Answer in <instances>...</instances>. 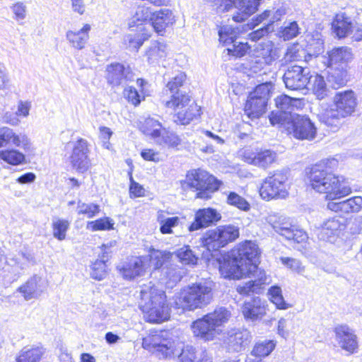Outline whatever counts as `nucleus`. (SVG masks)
I'll list each match as a JSON object with an SVG mask.
<instances>
[{"instance_id": "nucleus-1", "label": "nucleus", "mask_w": 362, "mask_h": 362, "mask_svg": "<svg viewBox=\"0 0 362 362\" xmlns=\"http://www.w3.org/2000/svg\"><path fill=\"white\" fill-rule=\"evenodd\" d=\"M337 166L336 158H326L313 165L310 173L312 188L317 192L326 194V199L328 200L333 201L351 193L346 179L333 174Z\"/></svg>"}, {"instance_id": "nucleus-2", "label": "nucleus", "mask_w": 362, "mask_h": 362, "mask_svg": "<svg viewBox=\"0 0 362 362\" xmlns=\"http://www.w3.org/2000/svg\"><path fill=\"white\" fill-rule=\"evenodd\" d=\"M186 74L180 72L173 77L165 86L164 91L169 92L170 100L163 98L162 103L168 108L180 110L174 115L173 119L177 124L187 125L201 115V108L185 90L183 86Z\"/></svg>"}, {"instance_id": "nucleus-3", "label": "nucleus", "mask_w": 362, "mask_h": 362, "mask_svg": "<svg viewBox=\"0 0 362 362\" xmlns=\"http://www.w3.org/2000/svg\"><path fill=\"white\" fill-rule=\"evenodd\" d=\"M257 53V55L252 61L256 64L252 66L255 72L276 60H279L281 64L293 61L309 62L313 59H317L316 55L318 54L316 52L312 53L303 47H260Z\"/></svg>"}, {"instance_id": "nucleus-4", "label": "nucleus", "mask_w": 362, "mask_h": 362, "mask_svg": "<svg viewBox=\"0 0 362 362\" xmlns=\"http://www.w3.org/2000/svg\"><path fill=\"white\" fill-rule=\"evenodd\" d=\"M357 97L351 89L337 91L333 97V105L321 116V121L328 127L339 128L342 120L356 111Z\"/></svg>"}, {"instance_id": "nucleus-5", "label": "nucleus", "mask_w": 362, "mask_h": 362, "mask_svg": "<svg viewBox=\"0 0 362 362\" xmlns=\"http://www.w3.org/2000/svg\"><path fill=\"white\" fill-rule=\"evenodd\" d=\"M239 237V228L233 225L219 226L208 230L201 238L202 245L206 250V258L221 254L219 249Z\"/></svg>"}, {"instance_id": "nucleus-6", "label": "nucleus", "mask_w": 362, "mask_h": 362, "mask_svg": "<svg viewBox=\"0 0 362 362\" xmlns=\"http://www.w3.org/2000/svg\"><path fill=\"white\" fill-rule=\"evenodd\" d=\"M141 295L143 299H148V302L143 306L146 321L160 323L170 318V308L165 303L166 296L163 291H158L151 288L148 292L143 288L141 291Z\"/></svg>"}, {"instance_id": "nucleus-7", "label": "nucleus", "mask_w": 362, "mask_h": 362, "mask_svg": "<svg viewBox=\"0 0 362 362\" xmlns=\"http://www.w3.org/2000/svg\"><path fill=\"white\" fill-rule=\"evenodd\" d=\"M213 298L212 288L206 283H196L180 292L179 303L183 310H194L210 303Z\"/></svg>"}, {"instance_id": "nucleus-8", "label": "nucleus", "mask_w": 362, "mask_h": 362, "mask_svg": "<svg viewBox=\"0 0 362 362\" xmlns=\"http://www.w3.org/2000/svg\"><path fill=\"white\" fill-rule=\"evenodd\" d=\"M187 181L190 188L197 191L196 198L208 200L214 192L218 190L221 181L205 170H192L187 174Z\"/></svg>"}, {"instance_id": "nucleus-9", "label": "nucleus", "mask_w": 362, "mask_h": 362, "mask_svg": "<svg viewBox=\"0 0 362 362\" xmlns=\"http://www.w3.org/2000/svg\"><path fill=\"white\" fill-rule=\"evenodd\" d=\"M142 347L156 354L159 358H166L173 354L174 341L168 331H153L143 338Z\"/></svg>"}, {"instance_id": "nucleus-10", "label": "nucleus", "mask_w": 362, "mask_h": 362, "mask_svg": "<svg viewBox=\"0 0 362 362\" xmlns=\"http://www.w3.org/2000/svg\"><path fill=\"white\" fill-rule=\"evenodd\" d=\"M277 110H274L269 115V121L272 125H286L296 115L292 112L295 109L301 108L303 105L302 99L292 98L287 95H281L275 99Z\"/></svg>"}, {"instance_id": "nucleus-11", "label": "nucleus", "mask_w": 362, "mask_h": 362, "mask_svg": "<svg viewBox=\"0 0 362 362\" xmlns=\"http://www.w3.org/2000/svg\"><path fill=\"white\" fill-rule=\"evenodd\" d=\"M266 220L276 233L293 243H304L308 238L304 230L293 226L285 216L272 214Z\"/></svg>"}, {"instance_id": "nucleus-12", "label": "nucleus", "mask_w": 362, "mask_h": 362, "mask_svg": "<svg viewBox=\"0 0 362 362\" xmlns=\"http://www.w3.org/2000/svg\"><path fill=\"white\" fill-rule=\"evenodd\" d=\"M271 97V85L262 83L250 93L245 106V114L251 119L259 118L265 112Z\"/></svg>"}, {"instance_id": "nucleus-13", "label": "nucleus", "mask_w": 362, "mask_h": 362, "mask_svg": "<svg viewBox=\"0 0 362 362\" xmlns=\"http://www.w3.org/2000/svg\"><path fill=\"white\" fill-rule=\"evenodd\" d=\"M214 258L219 264V271L226 279H240L244 277L254 276L245 267L243 262L239 261L230 253L218 254Z\"/></svg>"}, {"instance_id": "nucleus-14", "label": "nucleus", "mask_w": 362, "mask_h": 362, "mask_svg": "<svg viewBox=\"0 0 362 362\" xmlns=\"http://www.w3.org/2000/svg\"><path fill=\"white\" fill-rule=\"evenodd\" d=\"M288 177L284 170L275 171L268 176L262 182L259 189V194L264 200L285 198L288 195L286 189V181Z\"/></svg>"}, {"instance_id": "nucleus-15", "label": "nucleus", "mask_w": 362, "mask_h": 362, "mask_svg": "<svg viewBox=\"0 0 362 362\" xmlns=\"http://www.w3.org/2000/svg\"><path fill=\"white\" fill-rule=\"evenodd\" d=\"M71 146V153L69 161L77 172L85 173L90 165V147L89 142L83 138H78L76 141L69 143Z\"/></svg>"}, {"instance_id": "nucleus-16", "label": "nucleus", "mask_w": 362, "mask_h": 362, "mask_svg": "<svg viewBox=\"0 0 362 362\" xmlns=\"http://www.w3.org/2000/svg\"><path fill=\"white\" fill-rule=\"evenodd\" d=\"M284 126L294 138L299 140L312 141L317 135V127L306 115H296Z\"/></svg>"}, {"instance_id": "nucleus-17", "label": "nucleus", "mask_w": 362, "mask_h": 362, "mask_svg": "<svg viewBox=\"0 0 362 362\" xmlns=\"http://www.w3.org/2000/svg\"><path fill=\"white\" fill-rule=\"evenodd\" d=\"M150 262L154 269L161 268V273L164 276L163 280L168 288H173L177 283L180 281L183 276L184 272L175 265L163 267L164 259L161 251L152 249L150 251Z\"/></svg>"}, {"instance_id": "nucleus-18", "label": "nucleus", "mask_w": 362, "mask_h": 362, "mask_svg": "<svg viewBox=\"0 0 362 362\" xmlns=\"http://www.w3.org/2000/svg\"><path fill=\"white\" fill-rule=\"evenodd\" d=\"M232 255L242 261L247 271L254 276L257 272L259 250L257 244L252 241H245L231 251Z\"/></svg>"}, {"instance_id": "nucleus-19", "label": "nucleus", "mask_w": 362, "mask_h": 362, "mask_svg": "<svg viewBox=\"0 0 362 362\" xmlns=\"http://www.w3.org/2000/svg\"><path fill=\"white\" fill-rule=\"evenodd\" d=\"M346 228V218L341 216L329 218L321 224L317 237L323 241L334 243Z\"/></svg>"}, {"instance_id": "nucleus-20", "label": "nucleus", "mask_w": 362, "mask_h": 362, "mask_svg": "<svg viewBox=\"0 0 362 362\" xmlns=\"http://www.w3.org/2000/svg\"><path fill=\"white\" fill-rule=\"evenodd\" d=\"M311 78L308 68L294 65L285 71L283 80L286 88L291 90H304Z\"/></svg>"}, {"instance_id": "nucleus-21", "label": "nucleus", "mask_w": 362, "mask_h": 362, "mask_svg": "<svg viewBox=\"0 0 362 362\" xmlns=\"http://www.w3.org/2000/svg\"><path fill=\"white\" fill-rule=\"evenodd\" d=\"M351 49L348 47H334L332 50L327 51L325 54L318 53L317 60L322 62L325 66H345L353 59Z\"/></svg>"}, {"instance_id": "nucleus-22", "label": "nucleus", "mask_w": 362, "mask_h": 362, "mask_svg": "<svg viewBox=\"0 0 362 362\" xmlns=\"http://www.w3.org/2000/svg\"><path fill=\"white\" fill-rule=\"evenodd\" d=\"M252 334L247 329L230 330L224 339V344L230 352H240L245 350L252 341Z\"/></svg>"}, {"instance_id": "nucleus-23", "label": "nucleus", "mask_w": 362, "mask_h": 362, "mask_svg": "<svg viewBox=\"0 0 362 362\" xmlns=\"http://www.w3.org/2000/svg\"><path fill=\"white\" fill-rule=\"evenodd\" d=\"M336 340L339 346L349 354H355L358 349V337L355 331L347 325H339L334 328Z\"/></svg>"}, {"instance_id": "nucleus-24", "label": "nucleus", "mask_w": 362, "mask_h": 362, "mask_svg": "<svg viewBox=\"0 0 362 362\" xmlns=\"http://www.w3.org/2000/svg\"><path fill=\"white\" fill-rule=\"evenodd\" d=\"M221 218V215L213 208L199 209L194 217V221L188 227L190 232L209 227L216 224Z\"/></svg>"}, {"instance_id": "nucleus-25", "label": "nucleus", "mask_w": 362, "mask_h": 362, "mask_svg": "<svg viewBox=\"0 0 362 362\" xmlns=\"http://www.w3.org/2000/svg\"><path fill=\"white\" fill-rule=\"evenodd\" d=\"M7 146L21 147L25 151L30 148V141L24 134H16L12 129L8 127L0 128V148Z\"/></svg>"}, {"instance_id": "nucleus-26", "label": "nucleus", "mask_w": 362, "mask_h": 362, "mask_svg": "<svg viewBox=\"0 0 362 362\" xmlns=\"http://www.w3.org/2000/svg\"><path fill=\"white\" fill-rule=\"evenodd\" d=\"M242 313L247 321L261 320L266 315L265 302L258 296L246 300L242 306Z\"/></svg>"}, {"instance_id": "nucleus-27", "label": "nucleus", "mask_w": 362, "mask_h": 362, "mask_svg": "<svg viewBox=\"0 0 362 362\" xmlns=\"http://www.w3.org/2000/svg\"><path fill=\"white\" fill-rule=\"evenodd\" d=\"M107 83L113 86L124 85L132 75L129 68L120 63H112L106 68Z\"/></svg>"}, {"instance_id": "nucleus-28", "label": "nucleus", "mask_w": 362, "mask_h": 362, "mask_svg": "<svg viewBox=\"0 0 362 362\" xmlns=\"http://www.w3.org/2000/svg\"><path fill=\"white\" fill-rule=\"evenodd\" d=\"M243 158L245 162L265 169L275 160L276 153L271 150H264L256 153L245 151Z\"/></svg>"}, {"instance_id": "nucleus-29", "label": "nucleus", "mask_w": 362, "mask_h": 362, "mask_svg": "<svg viewBox=\"0 0 362 362\" xmlns=\"http://www.w3.org/2000/svg\"><path fill=\"white\" fill-rule=\"evenodd\" d=\"M119 274L127 280L141 276L145 272V265L141 257H132L121 266H117Z\"/></svg>"}, {"instance_id": "nucleus-30", "label": "nucleus", "mask_w": 362, "mask_h": 362, "mask_svg": "<svg viewBox=\"0 0 362 362\" xmlns=\"http://www.w3.org/2000/svg\"><path fill=\"white\" fill-rule=\"evenodd\" d=\"M353 28V20L345 12L337 13L332 22V33L338 39L346 37L352 32Z\"/></svg>"}, {"instance_id": "nucleus-31", "label": "nucleus", "mask_w": 362, "mask_h": 362, "mask_svg": "<svg viewBox=\"0 0 362 362\" xmlns=\"http://www.w3.org/2000/svg\"><path fill=\"white\" fill-rule=\"evenodd\" d=\"M150 21L155 32L163 36L165 28L174 23L175 16L169 9H160L152 13Z\"/></svg>"}, {"instance_id": "nucleus-32", "label": "nucleus", "mask_w": 362, "mask_h": 362, "mask_svg": "<svg viewBox=\"0 0 362 362\" xmlns=\"http://www.w3.org/2000/svg\"><path fill=\"white\" fill-rule=\"evenodd\" d=\"M211 320L206 318V315L197 320L192 325V329L194 336L206 341L212 340L216 334V327Z\"/></svg>"}, {"instance_id": "nucleus-33", "label": "nucleus", "mask_w": 362, "mask_h": 362, "mask_svg": "<svg viewBox=\"0 0 362 362\" xmlns=\"http://www.w3.org/2000/svg\"><path fill=\"white\" fill-rule=\"evenodd\" d=\"M327 209L345 214L357 213L362 209V197L355 196L342 202H329Z\"/></svg>"}, {"instance_id": "nucleus-34", "label": "nucleus", "mask_w": 362, "mask_h": 362, "mask_svg": "<svg viewBox=\"0 0 362 362\" xmlns=\"http://www.w3.org/2000/svg\"><path fill=\"white\" fill-rule=\"evenodd\" d=\"M329 68L327 71V81L330 86L334 89H339L346 85L350 80L348 74V67L345 66H327Z\"/></svg>"}, {"instance_id": "nucleus-35", "label": "nucleus", "mask_w": 362, "mask_h": 362, "mask_svg": "<svg viewBox=\"0 0 362 362\" xmlns=\"http://www.w3.org/2000/svg\"><path fill=\"white\" fill-rule=\"evenodd\" d=\"M262 0H235L236 6L240 11L233 16V20L237 23L245 21L258 8Z\"/></svg>"}, {"instance_id": "nucleus-36", "label": "nucleus", "mask_w": 362, "mask_h": 362, "mask_svg": "<svg viewBox=\"0 0 362 362\" xmlns=\"http://www.w3.org/2000/svg\"><path fill=\"white\" fill-rule=\"evenodd\" d=\"M40 276L34 275L29 279L25 284L19 287L18 291L23 294L25 300L38 298L43 292Z\"/></svg>"}, {"instance_id": "nucleus-37", "label": "nucleus", "mask_w": 362, "mask_h": 362, "mask_svg": "<svg viewBox=\"0 0 362 362\" xmlns=\"http://www.w3.org/2000/svg\"><path fill=\"white\" fill-rule=\"evenodd\" d=\"M45 353L42 346L25 347L16 358V362H40Z\"/></svg>"}, {"instance_id": "nucleus-38", "label": "nucleus", "mask_w": 362, "mask_h": 362, "mask_svg": "<svg viewBox=\"0 0 362 362\" xmlns=\"http://www.w3.org/2000/svg\"><path fill=\"white\" fill-rule=\"evenodd\" d=\"M219 41L226 45H236V40L239 37L240 30L238 28H233L229 25H224L219 27L218 30Z\"/></svg>"}, {"instance_id": "nucleus-39", "label": "nucleus", "mask_w": 362, "mask_h": 362, "mask_svg": "<svg viewBox=\"0 0 362 362\" xmlns=\"http://www.w3.org/2000/svg\"><path fill=\"white\" fill-rule=\"evenodd\" d=\"M230 316V311L224 307L216 308L214 312L206 314V318L211 320L216 328L226 323Z\"/></svg>"}, {"instance_id": "nucleus-40", "label": "nucleus", "mask_w": 362, "mask_h": 362, "mask_svg": "<svg viewBox=\"0 0 362 362\" xmlns=\"http://www.w3.org/2000/svg\"><path fill=\"white\" fill-rule=\"evenodd\" d=\"M276 343L273 340L265 339L255 343L251 354L255 357L262 358L269 356L274 349Z\"/></svg>"}, {"instance_id": "nucleus-41", "label": "nucleus", "mask_w": 362, "mask_h": 362, "mask_svg": "<svg viewBox=\"0 0 362 362\" xmlns=\"http://www.w3.org/2000/svg\"><path fill=\"white\" fill-rule=\"evenodd\" d=\"M0 158L12 165H19L25 163V156L13 148L0 151Z\"/></svg>"}, {"instance_id": "nucleus-42", "label": "nucleus", "mask_w": 362, "mask_h": 362, "mask_svg": "<svg viewBox=\"0 0 362 362\" xmlns=\"http://www.w3.org/2000/svg\"><path fill=\"white\" fill-rule=\"evenodd\" d=\"M100 211V206L93 202L86 203L81 200L77 202L76 212L78 215L83 216L88 218H93Z\"/></svg>"}, {"instance_id": "nucleus-43", "label": "nucleus", "mask_w": 362, "mask_h": 362, "mask_svg": "<svg viewBox=\"0 0 362 362\" xmlns=\"http://www.w3.org/2000/svg\"><path fill=\"white\" fill-rule=\"evenodd\" d=\"M114 221L110 217H103L95 221H88L86 228L92 231L110 230L114 228Z\"/></svg>"}, {"instance_id": "nucleus-44", "label": "nucleus", "mask_w": 362, "mask_h": 362, "mask_svg": "<svg viewBox=\"0 0 362 362\" xmlns=\"http://www.w3.org/2000/svg\"><path fill=\"white\" fill-rule=\"evenodd\" d=\"M226 203L243 211L247 212L250 209V204L235 192H229L227 194Z\"/></svg>"}, {"instance_id": "nucleus-45", "label": "nucleus", "mask_w": 362, "mask_h": 362, "mask_svg": "<svg viewBox=\"0 0 362 362\" xmlns=\"http://www.w3.org/2000/svg\"><path fill=\"white\" fill-rule=\"evenodd\" d=\"M313 92L316 98L322 100L328 96L329 90L327 88V83L324 77L317 74L315 76L313 84Z\"/></svg>"}, {"instance_id": "nucleus-46", "label": "nucleus", "mask_w": 362, "mask_h": 362, "mask_svg": "<svg viewBox=\"0 0 362 362\" xmlns=\"http://www.w3.org/2000/svg\"><path fill=\"white\" fill-rule=\"evenodd\" d=\"M53 236L59 241L66 238V232L69 228L70 223L69 221L62 218H56L52 224Z\"/></svg>"}, {"instance_id": "nucleus-47", "label": "nucleus", "mask_w": 362, "mask_h": 362, "mask_svg": "<svg viewBox=\"0 0 362 362\" xmlns=\"http://www.w3.org/2000/svg\"><path fill=\"white\" fill-rule=\"evenodd\" d=\"M18 255L24 262H21V259L17 257L11 258L9 259L8 264L13 267H18L21 271H23L25 269L26 263H31L32 264H35V259L31 252L21 251Z\"/></svg>"}, {"instance_id": "nucleus-48", "label": "nucleus", "mask_w": 362, "mask_h": 362, "mask_svg": "<svg viewBox=\"0 0 362 362\" xmlns=\"http://www.w3.org/2000/svg\"><path fill=\"white\" fill-rule=\"evenodd\" d=\"M158 221L162 234H171L173 233V228L178 226L180 218L177 216L165 218L164 216L160 215L158 217Z\"/></svg>"}, {"instance_id": "nucleus-49", "label": "nucleus", "mask_w": 362, "mask_h": 362, "mask_svg": "<svg viewBox=\"0 0 362 362\" xmlns=\"http://www.w3.org/2000/svg\"><path fill=\"white\" fill-rule=\"evenodd\" d=\"M90 30V25L86 24L81 30L76 32L69 31L66 34L67 39L70 42L80 45V44L86 42L88 37V33Z\"/></svg>"}, {"instance_id": "nucleus-50", "label": "nucleus", "mask_w": 362, "mask_h": 362, "mask_svg": "<svg viewBox=\"0 0 362 362\" xmlns=\"http://www.w3.org/2000/svg\"><path fill=\"white\" fill-rule=\"evenodd\" d=\"M268 293L270 300L276 305V308L286 310L289 307L281 294V289L279 286H272L269 289Z\"/></svg>"}, {"instance_id": "nucleus-51", "label": "nucleus", "mask_w": 362, "mask_h": 362, "mask_svg": "<svg viewBox=\"0 0 362 362\" xmlns=\"http://www.w3.org/2000/svg\"><path fill=\"white\" fill-rule=\"evenodd\" d=\"M300 28L296 21H292L287 25L281 27L279 31V36L284 41L290 40L300 34Z\"/></svg>"}, {"instance_id": "nucleus-52", "label": "nucleus", "mask_w": 362, "mask_h": 362, "mask_svg": "<svg viewBox=\"0 0 362 362\" xmlns=\"http://www.w3.org/2000/svg\"><path fill=\"white\" fill-rule=\"evenodd\" d=\"M138 31L135 33H130L125 36L124 42L125 43L128 42L130 45H142L144 42L147 40L149 37V35L146 33H140L143 31V26H138Z\"/></svg>"}, {"instance_id": "nucleus-53", "label": "nucleus", "mask_w": 362, "mask_h": 362, "mask_svg": "<svg viewBox=\"0 0 362 362\" xmlns=\"http://www.w3.org/2000/svg\"><path fill=\"white\" fill-rule=\"evenodd\" d=\"M107 275V265L104 260H95L91 265L90 276L100 281Z\"/></svg>"}, {"instance_id": "nucleus-54", "label": "nucleus", "mask_w": 362, "mask_h": 362, "mask_svg": "<svg viewBox=\"0 0 362 362\" xmlns=\"http://www.w3.org/2000/svg\"><path fill=\"white\" fill-rule=\"evenodd\" d=\"M199 352L200 349L196 350L193 346L187 345L182 350V352L179 355V361L194 362L196 358H197V360L199 359Z\"/></svg>"}, {"instance_id": "nucleus-55", "label": "nucleus", "mask_w": 362, "mask_h": 362, "mask_svg": "<svg viewBox=\"0 0 362 362\" xmlns=\"http://www.w3.org/2000/svg\"><path fill=\"white\" fill-rule=\"evenodd\" d=\"M161 127V124L153 118H148L145 121L146 133L153 139L160 136Z\"/></svg>"}, {"instance_id": "nucleus-56", "label": "nucleus", "mask_w": 362, "mask_h": 362, "mask_svg": "<svg viewBox=\"0 0 362 362\" xmlns=\"http://www.w3.org/2000/svg\"><path fill=\"white\" fill-rule=\"evenodd\" d=\"M177 257L180 261L186 264H196L197 257L194 255L193 252L188 246L180 248L177 252Z\"/></svg>"}, {"instance_id": "nucleus-57", "label": "nucleus", "mask_w": 362, "mask_h": 362, "mask_svg": "<svg viewBox=\"0 0 362 362\" xmlns=\"http://www.w3.org/2000/svg\"><path fill=\"white\" fill-rule=\"evenodd\" d=\"M346 228L351 235L359 234L362 230V216H356L346 221Z\"/></svg>"}, {"instance_id": "nucleus-58", "label": "nucleus", "mask_w": 362, "mask_h": 362, "mask_svg": "<svg viewBox=\"0 0 362 362\" xmlns=\"http://www.w3.org/2000/svg\"><path fill=\"white\" fill-rule=\"evenodd\" d=\"M281 261L283 264L298 274L304 272V267L297 259L291 257H281Z\"/></svg>"}, {"instance_id": "nucleus-59", "label": "nucleus", "mask_w": 362, "mask_h": 362, "mask_svg": "<svg viewBox=\"0 0 362 362\" xmlns=\"http://www.w3.org/2000/svg\"><path fill=\"white\" fill-rule=\"evenodd\" d=\"M124 94L128 101L132 103L133 105H137L140 103V95L135 88L129 86L127 88H125Z\"/></svg>"}, {"instance_id": "nucleus-60", "label": "nucleus", "mask_w": 362, "mask_h": 362, "mask_svg": "<svg viewBox=\"0 0 362 362\" xmlns=\"http://www.w3.org/2000/svg\"><path fill=\"white\" fill-rule=\"evenodd\" d=\"M273 30L274 28H272V24H267L265 26L252 32L250 34V40L256 42Z\"/></svg>"}, {"instance_id": "nucleus-61", "label": "nucleus", "mask_w": 362, "mask_h": 362, "mask_svg": "<svg viewBox=\"0 0 362 362\" xmlns=\"http://www.w3.org/2000/svg\"><path fill=\"white\" fill-rule=\"evenodd\" d=\"M163 142L169 147H177L181 144L180 138L173 132H166L163 135Z\"/></svg>"}, {"instance_id": "nucleus-62", "label": "nucleus", "mask_w": 362, "mask_h": 362, "mask_svg": "<svg viewBox=\"0 0 362 362\" xmlns=\"http://www.w3.org/2000/svg\"><path fill=\"white\" fill-rule=\"evenodd\" d=\"M250 48L251 47H232L231 48L228 47L224 52H227L228 55L233 57L235 59L241 58L247 54Z\"/></svg>"}, {"instance_id": "nucleus-63", "label": "nucleus", "mask_w": 362, "mask_h": 362, "mask_svg": "<svg viewBox=\"0 0 362 362\" xmlns=\"http://www.w3.org/2000/svg\"><path fill=\"white\" fill-rule=\"evenodd\" d=\"M161 47H150L148 48L146 52L148 61L154 62L158 58H161L165 56V51Z\"/></svg>"}, {"instance_id": "nucleus-64", "label": "nucleus", "mask_w": 362, "mask_h": 362, "mask_svg": "<svg viewBox=\"0 0 362 362\" xmlns=\"http://www.w3.org/2000/svg\"><path fill=\"white\" fill-rule=\"evenodd\" d=\"M12 11L17 21H22L26 16V6L22 2H18L12 6Z\"/></svg>"}]
</instances>
